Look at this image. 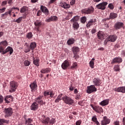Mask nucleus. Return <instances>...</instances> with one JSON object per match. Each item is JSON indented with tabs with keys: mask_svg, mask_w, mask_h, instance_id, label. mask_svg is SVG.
Instances as JSON below:
<instances>
[{
	"mask_svg": "<svg viewBox=\"0 0 125 125\" xmlns=\"http://www.w3.org/2000/svg\"><path fill=\"white\" fill-rule=\"evenodd\" d=\"M6 4H7V1L5 0L1 3L2 6H4V5H6Z\"/></svg>",
	"mask_w": 125,
	"mask_h": 125,
	"instance_id": "e2e57ef3",
	"label": "nucleus"
},
{
	"mask_svg": "<svg viewBox=\"0 0 125 125\" xmlns=\"http://www.w3.org/2000/svg\"><path fill=\"white\" fill-rule=\"evenodd\" d=\"M108 104H109V100L108 99L104 100L100 103V105H101V106H106V105H108Z\"/></svg>",
	"mask_w": 125,
	"mask_h": 125,
	"instance_id": "c756f323",
	"label": "nucleus"
},
{
	"mask_svg": "<svg viewBox=\"0 0 125 125\" xmlns=\"http://www.w3.org/2000/svg\"><path fill=\"white\" fill-rule=\"evenodd\" d=\"M60 6H61V7H62L63 8H64V9H67L71 7V6L69 4H68L66 2L64 1H62L60 2Z\"/></svg>",
	"mask_w": 125,
	"mask_h": 125,
	"instance_id": "a211bd4d",
	"label": "nucleus"
},
{
	"mask_svg": "<svg viewBox=\"0 0 125 125\" xmlns=\"http://www.w3.org/2000/svg\"><path fill=\"white\" fill-rule=\"evenodd\" d=\"M94 23H95V20L92 19L90 21H89L87 23L86 27H88L90 26H92V25L94 24Z\"/></svg>",
	"mask_w": 125,
	"mask_h": 125,
	"instance_id": "c9c22d12",
	"label": "nucleus"
},
{
	"mask_svg": "<svg viewBox=\"0 0 125 125\" xmlns=\"http://www.w3.org/2000/svg\"><path fill=\"white\" fill-rule=\"evenodd\" d=\"M108 38V41L109 42H115L116 41H117V39H118V37L116 35H110Z\"/></svg>",
	"mask_w": 125,
	"mask_h": 125,
	"instance_id": "6ab92c4d",
	"label": "nucleus"
},
{
	"mask_svg": "<svg viewBox=\"0 0 125 125\" xmlns=\"http://www.w3.org/2000/svg\"><path fill=\"white\" fill-rule=\"evenodd\" d=\"M84 33L85 34V36L87 38H89V33H88V32L87 30H85Z\"/></svg>",
	"mask_w": 125,
	"mask_h": 125,
	"instance_id": "052dcab7",
	"label": "nucleus"
},
{
	"mask_svg": "<svg viewBox=\"0 0 125 125\" xmlns=\"http://www.w3.org/2000/svg\"><path fill=\"white\" fill-rule=\"evenodd\" d=\"M41 122L45 125H48L49 123V118L45 117L44 115H42L41 118Z\"/></svg>",
	"mask_w": 125,
	"mask_h": 125,
	"instance_id": "4468645a",
	"label": "nucleus"
},
{
	"mask_svg": "<svg viewBox=\"0 0 125 125\" xmlns=\"http://www.w3.org/2000/svg\"><path fill=\"white\" fill-rule=\"evenodd\" d=\"M58 18L55 16H51V17L48 18L45 20V22H47L48 23L49 22H51V21H56L57 20Z\"/></svg>",
	"mask_w": 125,
	"mask_h": 125,
	"instance_id": "4be33fe9",
	"label": "nucleus"
},
{
	"mask_svg": "<svg viewBox=\"0 0 125 125\" xmlns=\"http://www.w3.org/2000/svg\"><path fill=\"white\" fill-rule=\"evenodd\" d=\"M86 21V18L85 17H83L81 18L82 23H85Z\"/></svg>",
	"mask_w": 125,
	"mask_h": 125,
	"instance_id": "3c124183",
	"label": "nucleus"
},
{
	"mask_svg": "<svg viewBox=\"0 0 125 125\" xmlns=\"http://www.w3.org/2000/svg\"><path fill=\"white\" fill-rule=\"evenodd\" d=\"M62 96H63L62 94L59 95L55 101V103H59V101H61V98H62Z\"/></svg>",
	"mask_w": 125,
	"mask_h": 125,
	"instance_id": "58836bf2",
	"label": "nucleus"
},
{
	"mask_svg": "<svg viewBox=\"0 0 125 125\" xmlns=\"http://www.w3.org/2000/svg\"><path fill=\"white\" fill-rule=\"evenodd\" d=\"M43 97V96H40L35 99L36 103L41 105V106L45 105V102H43V100H42Z\"/></svg>",
	"mask_w": 125,
	"mask_h": 125,
	"instance_id": "9b49d317",
	"label": "nucleus"
},
{
	"mask_svg": "<svg viewBox=\"0 0 125 125\" xmlns=\"http://www.w3.org/2000/svg\"><path fill=\"white\" fill-rule=\"evenodd\" d=\"M92 121L94 122V123H95L96 121H97V117H96V115H95L92 117Z\"/></svg>",
	"mask_w": 125,
	"mask_h": 125,
	"instance_id": "603ef678",
	"label": "nucleus"
},
{
	"mask_svg": "<svg viewBox=\"0 0 125 125\" xmlns=\"http://www.w3.org/2000/svg\"><path fill=\"white\" fill-rule=\"evenodd\" d=\"M108 7L110 9H114V5H113V4L112 3L108 4Z\"/></svg>",
	"mask_w": 125,
	"mask_h": 125,
	"instance_id": "6e6d98bb",
	"label": "nucleus"
},
{
	"mask_svg": "<svg viewBox=\"0 0 125 125\" xmlns=\"http://www.w3.org/2000/svg\"><path fill=\"white\" fill-rule=\"evenodd\" d=\"M117 17H118V14H117V13L112 12L110 13L109 17L107 18L106 20H110V19L113 20L117 18Z\"/></svg>",
	"mask_w": 125,
	"mask_h": 125,
	"instance_id": "412c9836",
	"label": "nucleus"
},
{
	"mask_svg": "<svg viewBox=\"0 0 125 125\" xmlns=\"http://www.w3.org/2000/svg\"><path fill=\"white\" fill-rule=\"evenodd\" d=\"M111 122L110 119H108L106 116H104L103 118V120L101 121V125H109V123Z\"/></svg>",
	"mask_w": 125,
	"mask_h": 125,
	"instance_id": "f3484780",
	"label": "nucleus"
},
{
	"mask_svg": "<svg viewBox=\"0 0 125 125\" xmlns=\"http://www.w3.org/2000/svg\"><path fill=\"white\" fill-rule=\"evenodd\" d=\"M89 64L90 67H91L92 69H93V68H94V62L90 61Z\"/></svg>",
	"mask_w": 125,
	"mask_h": 125,
	"instance_id": "de8ad7c7",
	"label": "nucleus"
},
{
	"mask_svg": "<svg viewBox=\"0 0 125 125\" xmlns=\"http://www.w3.org/2000/svg\"><path fill=\"white\" fill-rule=\"evenodd\" d=\"M72 27L73 30H77L80 28V24H79V23L78 22H72Z\"/></svg>",
	"mask_w": 125,
	"mask_h": 125,
	"instance_id": "c85d7f7f",
	"label": "nucleus"
},
{
	"mask_svg": "<svg viewBox=\"0 0 125 125\" xmlns=\"http://www.w3.org/2000/svg\"><path fill=\"white\" fill-rule=\"evenodd\" d=\"M68 16L71 18H72V16H73V12H68Z\"/></svg>",
	"mask_w": 125,
	"mask_h": 125,
	"instance_id": "0e129e2a",
	"label": "nucleus"
},
{
	"mask_svg": "<svg viewBox=\"0 0 125 125\" xmlns=\"http://www.w3.org/2000/svg\"><path fill=\"white\" fill-rule=\"evenodd\" d=\"M81 12L82 13H83L84 14H91V13H93V12H94V8L91 6L88 8L83 9Z\"/></svg>",
	"mask_w": 125,
	"mask_h": 125,
	"instance_id": "1a4fd4ad",
	"label": "nucleus"
},
{
	"mask_svg": "<svg viewBox=\"0 0 125 125\" xmlns=\"http://www.w3.org/2000/svg\"><path fill=\"white\" fill-rule=\"evenodd\" d=\"M9 121L3 119H0V125H3V124H9Z\"/></svg>",
	"mask_w": 125,
	"mask_h": 125,
	"instance_id": "4c0bfd02",
	"label": "nucleus"
},
{
	"mask_svg": "<svg viewBox=\"0 0 125 125\" xmlns=\"http://www.w3.org/2000/svg\"><path fill=\"white\" fill-rule=\"evenodd\" d=\"M62 100L65 104L67 105H73L75 103V101L72 97L67 95L64 96L62 97Z\"/></svg>",
	"mask_w": 125,
	"mask_h": 125,
	"instance_id": "f03ea898",
	"label": "nucleus"
},
{
	"mask_svg": "<svg viewBox=\"0 0 125 125\" xmlns=\"http://www.w3.org/2000/svg\"><path fill=\"white\" fill-rule=\"evenodd\" d=\"M26 11H28V7L26 6L22 7L20 10L21 13H24V12H26Z\"/></svg>",
	"mask_w": 125,
	"mask_h": 125,
	"instance_id": "ea45409f",
	"label": "nucleus"
},
{
	"mask_svg": "<svg viewBox=\"0 0 125 125\" xmlns=\"http://www.w3.org/2000/svg\"><path fill=\"white\" fill-rule=\"evenodd\" d=\"M4 48H5V47L2 46H0V53H1L2 55H4V54H6L7 52H9L10 55H11V54L13 53V48L11 46H8L6 49H4Z\"/></svg>",
	"mask_w": 125,
	"mask_h": 125,
	"instance_id": "f257e3e1",
	"label": "nucleus"
},
{
	"mask_svg": "<svg viewBox=\"0 0 125 125\" xmlns=\"http://www.w3.org/2000/svg\"><path fill=\"white\" fill-rule=\"evenodd\" d=\"M4 101L7 104L13 102V97L11 95H7L4 97Z\"/></svg>",
	"mask_w": 125,
	"mask_h": 125,
	"instance_id": "ddd939ff",
	"label": "nucleus"
},
{
	"mask_svg": "<svg viewBox=\"0 0 125 125\" xmlns=\"http://www.w3.org/2000/svg\"><path fill=\"white\" fill-rule=\"evenodd\" d=\"M35 29L37 33H41V27L42 26V22L41 21L37 20L34 22Z\"/></svg>",
	"mask_w": 125,
	"mask_h": 125,
	"instance_id": "423d86ee",
	"label": "nucleus"
},
{
	"mask_svg": "<svg viewBox=\"0 0 125 125\" xmlns=\"http://www.w3.org/2000/svg\"><path fill=\"white\" fill-rule=\"evenodd\" d=\"M38 104H37L36 102H34L30 106V110L36 111L37 109H38Z\"/></svg>",
	"mask_w": 125,
	"mask_h": 125,
	"instance_id": "bb28decb",
	"label": "nucleus"
},
{
	"mask_svg": "<svg viewBox=\"0 0 125 125\" xmlns=\"http://www.w3.org/2000/svg\"><path fill=\"white\" fill-rule=\"evenodd\" d=\"M75 43V40L74 38H70L67 41V44L68 45H71L72 44H74Z\"/></svg>",
	"mask_w": 125,
	"mask_h": 125,
	"instance_id": "72a5a7b5",
	"label": "nucleus"
},
{
	"mask_svg": "<svg viewBox=\"0 0 125 125\" xmlns=\"http://www.w3.org/2000/svg\"><path fill=\"white\" fill-rule=\"evenodd\" d=\"M107 4H108V2L104 1L96 5V7L98 9H101V10H105V9H106V6L107 5Z\"/></svg>",
	"mask_w": 125,
	"mask_h": 125,
	"instance_id": "9d476101",
	"label": "nucleus"
},
{
	"mask_svg": "<svg viewBox=\"0 0 125 125\" xmlns=\"http://www.w3.org/2000/svg\"><path fill=\"white\" fill-rule=\"evenodd\" d=\"M18 87V83L15 81H11L10 82V89L9 90L10 93L15 92L16 89Z\"/></svg>",
	"mask_w": 125,
	"mask_h": 125,
	"instance_id": "7ed1b4c3",
	"label": "nucleus"
},
{
	"mask_svg": "<svg viewBox=\"0 0 125 125\" xmlns=\"http://www.w3.org/2000/svg\"><path fill=\"white\" fill-rule=\"evenodd\" d=\"M123 26H124V23L118 22L115 24L114 28L116 30H118L121 29V28H123Z\"/></svg>",
	"mask_w": 125,
	"mask_h": 125,
	"instance_id": "5701e85b",
	"label": "nucleus"
},
{
	"mask_svg": "<svg viewBox=\"0 0 125 125\" xmlns=\"http://www.w3.org/2000/svg\"><path fill=\"white\" fill-rule=\"evenodd\" d=\"M82 98V96H81L80 94H77L76 96V100H79V99H81Z\"/></svg>",
	"mask_w": 125,
	"mask_h": 125,
	"instance_id": "864d4df0",
	"label": "nucleus"
},
{
	"mask_svg": "<svg viewBox=\"0 0 125 125\" xmlns=\"http://www.w3.org/2000/svg\"><path fill=\"white\" fill-rule=\"evenodd\" d=\"M114 91L117 92H121L122 93H125V86H121L119 87L115 88L114 89Z\"/></svg>",
	"mask_w": 125,
	"mask_h": 125,
	"instance_id": "aec40b11",
	"label": "nucleus"
},
{
	"mask_svg": "<svg viewBox=\"0 0 125 125\" xmlns=\"http://www.w3.org/2000/svg\"><path fill=\"white\" fill-rule=\"evenodd\" d=\"M70 62L68 60H65L62 64L61 67L63 70H67L70 67Z\"/></svg>",
	"mask_w": 125,
	"mask_h": 125,
	"instance_id": "f8f14e48",
	"label": "nucleus"
},
{
	"mask_svg": "<svg viewBox=\"0 0 125 125\" xmlns=\"http://www.w3.org/2000/svg\"><path fill=\"white\" fill-rule=\"evenodd\" d=\"M78 67V63L77 62H74L72 63V65L70 67L71 70H74Z\"/></svg>",
	"mask_w": 125,
	"mask_h": 125,
	"instance_id": "a19ab883",
	"label": "nucleus"
},
{
	"mask_svg": "<svg viewBox=\"0 0 125 125\" xmlns=\"http://www.w3.org/2000/svg\"><path fill=\"white\" fill-rule=\"evenodd\" d=\"M97 37L99 40H103L105 38V35L103 32L100 31L98 32Z\"/></svg>",
	"mask_w": 125,
	"mask_h": 125,
	"instance_id": "393cba45",
	"label": "nucleus"
},
{
	"mask_svg": "<svg viewBox=\"0 0 125 125\" xmlns=\"http://www.w3.org/2000/svg\"><path fill=\"white\" fill-rule=\"evenodd\" d=\"M29 47L30 50H34V49L37 47V43L35 42H32L29 45Z\"/></svg>",
	"mask_w": 125,
	"mask_h": 125,
	"instance_id": "7c9ffc66",
	"label": "nucleus"
},
{
	"mask_svg": "<svg viewBox=\"0 0 125 125\" xmlns=\"http://www.w3.org/2000/svg\"><path fill=\"white\" fill-rule=\"evenodd\" d=\"M6 8L5 7H3L2 9H0V13H2L5 11V9Z\"/></svg>",
	"mask_w": 125,
	"mask_h": 125,
	"instance_id": "bf43d9fd",
	"label": "nucleus"
},
{
	"mask_svg": "<svg viewBox=\"0 0 125 125\" xmlns=\"http://www.w3.org/2000/svg\"><path fill=\"white\" fill-rule=\"evenodd\" d=\"M3 113L5 114V118H9V117H11V115L13 113V111L11 108H5Z\"/></svg>",
	"mask_w": 125,
	"mask_h": 125,
	"instance_id": "0eeeda50",
	"label": "nucleus"
},
{
	"mask_svg": "<svg viewBox=\"0 0 125 125\" xmlns=\"http://www.w3.org/2000/svg\"><path fill=\"white\" fill-rule=\"evenodd\" d=\"M41 9L42 12H43V13H44L45 14H47V13H48L49 12L48 9L45 6H41Z\"/></svg>",
	"mask_w": 125,
	"mask_h": 125,
	"instance_id": "cd10ccee",
	"label": "nucleus"
},
{
	"mask_svg": "<svg viewBox=\"0 0 125 125\" xmlns=\"http://www.w3.org/2000/svg\"><path fill=\"white\" fill-rule=\"evenodd\" d=\"M113 69L115 72H120L121 70V69L120 68V65L118 64L114 65Z\"/></svg>",
	"mask_w": 125,
	"mask_h": 125,
	"instance_id": "79ce46f5",
	"label": "nucleus"
},
{
	"mask_svg": "<svg viewBox=\"0 0 125 125\" xmlns=\"http://www.w3.org/2000/svg\"><path fill=\"white\" fill-rule=\"evenodd\" d=\"M53 124H55V119L52 118V119H49V125H53Z\"/></svg>",
	"mask_w": 125,
	"mask_h": 125,
	"instance_id": "49530a36",
	"label": "nucleus"
},
{
	"mask_svg": "<svg viewBox=\"0 0 125 125\" xmlns=\"http://www.w3.org/2000/svg\"><path fill=\"white\" fill-rule=\"evenodd\" d=\"M26 38L28 39V40L32 39V38H33V33H32V32H29L27 33L26 35Z\"/></svg>",
	"mask_w": 125,
	"mask_h": 125,
	"instance_id": "a18cd8bd",
	"label": "nucleus"
},
{
	"mask_svg": "<svg viewBox=\"0 0 125 125\" xmlns=\"http://www.w3.org/2000/svg\"><path fill=\"white\" fill-rule=\"evenodd\" d=\"M57 0H50L48 2L49 4H51L52 3H54L55 1H56Z\"/></svg>",
	"mask_w": 125,
	"mask_h": 125,
	"instance_id": "13d9d810",
	"label": "nucleus"
},
{
	"mask_svg": "<svg viewBox=\"0 0 125 125\" xmlns=\"http://www.w3.org/2000/svg\"><path fill=\"white\" fill-rule=\"evenodd\" d=\"M123 62V59L120 57H116L112 60L111 64H117L122 63Z\"/></svg>",
	"mask_w": 125,
	"mask_h": 125,
	"instance_id": "2eb2a0df",
	"label": "nucleus"
},
{
	"mask_svg": "<svg viewBox=\"0 0 125 125\" xmlns=\"http://www.w3.org/2000/svg\"><path fill=\"white\" fill-rule=\"evenodd\" d=\"M22 21V17H20L16 20H15L14 22H16L17 23H20Z\"/></svg>",
	"mask_w": 125,
	"mask_h": 125,
	"instance_id": "8fccbe9b",
	"label": "nucleus"
},
{
	"mask_svg": "<svg viewBox=\"0 0 125 125\" xmlns=\"http://www.w3.org/2000/svg\"><path fill=\"white\" fill-rule=\"evenodd\" d=\"M42 11L39 10L38 11L37 14V16H41V15H42Z\"/></svg>",
	"mask_w": 125,
	"mask_h": 125,
	"instance_id": "338daca9",
	"label": "nucleus"
},
{
	"mask_svg": "<svg viewBox=\"0 0 125 125\" xmlns=\"http://www.w3.org/2000/svg\"><path fill=\"white\" fill-rule=\"evenodd\" d=\"M73 54H74L73 58H74L75 59H77V58H79V55H78L77 53H73Z\"/></svg>",
	"mask_w": 125,
	"mask_h": 125,
	"instance_id": "4d7b16f0",
	"label": "nucleus"
},
{
	"mask_svg": "<svg viewBox=\"0 0 125 125\" xmlns=\"http://www.w3.org/2000/svg\"><path fill=\"white\" fill-rule=\"evenodd\" d=\"M33 123V119L31 118H28L27 119H25V125H30Z\"/></svg>",
	"mask_w": 125,
	"mask_h": 125,
	"instance_id": "37998d69",
	"label": "nucleus"
},
{
	"mask_svg": "<svg viewBox=\"0 0 125 125\" xmlns=\"http://www.w3.org/2000/svg\"><path fill=\"white\" fill-rule=\"evenodd\" d=\"M54 92L51 90H47L43 93L44 97H47V99L52 98L54 96Z\"/></svg>",
	"mask_w": 125,
	"mask_h": 125,
	"instance_id": "39448f33",
	"label": "nucleus"
},
{
	"mask_svg": "<svg viewBox=\"0 0 125 125\" xmlns=\"http://www.w3.org/2000/svg\"><path fill=\"white\" fill-rule=\"evenodd\" d=\"M79 19H80V17L78 16H76L71 20L70 21L72 22H78V21L79 20Z\"/></svg>",
	"mask_w": 125,
	"mask_h": 125,
	"instance_id": "f704fd0d",
	"label": "nucleus"
},
{
	"mask_svg": "<svg viewBox=\"0 0 125 125\" xmlns=\"http://www.w3.org/2000/svg\"><path fill=\"white\" fill-rule=\"evenodd\" d=\"M93 83L95 86H100L101 84V80L99 78H94L93 80Z\"/></svg>",
	"mask_w": 125,
	"mask_h": 125,
	"instance_id": "dca6fc26",
	"label": "nucleus"
},
{
	"mask_svg": "<svg viewBox=\"0 0 125 125\" xmlns=\"http://www.w3.org/2000/svg\"><path fill=\"white\" fill-rule=\"evenodd\" d=\"M30 61H29L28 60H26L24 62V66H30Z\"/></svg>",
	"mask_w": 125,
	"mask_h": 125,
	"instance_id": "09e8293b",
	"label": "nucleus"
},
{
	"mask_svg": "<svg viewBox=\"0 0 125 125\" xmlns=\"http://www.w3.org/2000/svg\"><path fill=\"white\" fill-rule=\"evenodd\" d=\"M51 69L50 68H42L41 70V73L42 74H48V73H50Z\"/></svg>",
	"mask_w": 125,
	"mask_h": 125,
	"instance_id": "a878e982",
	"label": "nucleus"
},
{
	"mask_svg": "<svg viewBox=\"0 0 125 125\" xmlns=\"http://www.w3.org/2000/svg\"><path fill=\"white\" fill-rule=\"evenodd\" d=\"M0 46H3V47H4V46H7V45H8V42H7V41L6 40L2 41L0 42Z\"/></svg>",
	"mask_w": 125,
	"mask_h": 125,
	"instance_id": "e433bc0d",
	"label": "nucleus"
},
{
	"mask_svg": "<svg viewBox=\"0 0 125 125\" xmlns=\"http://www.w3.org/2000/svg\"><path fill=\"white\" fill-rule=\"evenodd\" d=\"M96 91H97V88L95 87L94 85L87 86L86 92L88 94H90V93L93 92H96Z\"/></svg>",
	"mask_w": 125,
	"mask_h": 125,
	"instance_id": "6e6552de",
	"label": "nucleus"
},
{
	"mask_svg": "<svg viewBox=\"0 0 125 125\" xmlns=\"http://www.w3.org/2000/svg\"><path fill=\"white\" fill-rule=\"evenodd\" d=\"M30 87L31 89V91H34V90H36V89H37L38 85L36 82H33L30 84Z\"/></svg>",
	"mask_w": 125,
	"mask_h": 125,
	"instance_id": "b1692460",
	"label": "nucleus"
},
{
	"mask_svg": "<svg viewBox=\"0 0 125 125\" xmlns=\"http://www.w3.org/2000/svg\"><path fill=\"white\" fill-rule=\"evenodd\" d=\"M81 124H82V121L81 120H78L76 123V125H81Z\"/></svg>",
	"mask_w": 125,
	"mask_h": 125,
	"instance_id": "69168bd1",
	"label": "nucleus"
},
{
	"mask_svg": "<svg viewBox=\"0 0 125 125\" xmlns=\"http://www.w3.org/2000/svg\"><path fill=\"white\" fill-rule=\"evenodd\" d=\"M30 50H31L30 46L28 44V43H25V47L24 48V52H25V53H28V52H30Z\"/></svg>",
	"mask_w": 125,
	"mask_h": 125,
	"instance_id": "473e14b6",
	"label": "nucleus"
},
{
	"mask_svg": "<svg viewBox=\"0 0 125 125\" xmlns=\"http://www.w3.org/2000/svg\"><path fill=\"white\" fill-rule=\"evenodd\" d=\"M80 51V49L78 47H73V53H78Z\"/></svg>",
	"mask_w": 125,
	"mask_h": 125,
	"instance_id": "c03bdc74",
	"label": "nucleus"
},
{
	"mask_svg": "<svg viewBox=\"0 0 125 125\" xmlns=\"http://www.w3.org/2000/svg\"><path fill=\"white\" fill-rule=\"evenodd\" d=\"M90 106H91L93 110L95 111L96 113H98V114H102L104 112V110H103V108L100 106L93 105V104H91Z\"/></svg>",
	"mask_w": 125,
	"mask_h": 125,
	"instance_id": "20e7f679",
	"label": "nucleus"
},
{
	"mask_svg": "<svg viewBox=\"0 0 125 125\" xmlns=\"http://www.w3.org/2000/svg\"><path fill=\"white\" fill-rule=\"evenodd\" d=\"M33 64L35 65V66L39 67V66H40V59L39 58H36V59H33Z\"/></svg>",
	"mask_w": 125,
	"mask_h": 125,
	"instance_id": "2f4dec72",
	"label": "nucleus"
},
{
	"mask_svg": "<svg viewBox=\"0 0 125 125\" xmlns=\"http://www.w3.org/2000/svg\"><path fill=\"white\" fill-rule=\"evenodd\" d=\"M70 5H74L76 3V0H72L70 2Z\"/></svg>",
	"mask_w": 125,
	"mask_h": 125,
	"instance_id": "680f3d73",
	"label": "nucleus"
},
{
	"mask_svg": "<svg viewBox=\"0 0 125 125\" xmlns=\"http://www.w3.org/2000/svg\"><path fill=\"white\" fill-rule=\"evenodd\" d=\"M3 100H4V98H3V97H2L1 95H0V104L3 102Z\"/></svg>",
	"mask_w": 125,
	"mask_h": 125,
	"instance_id": "5fc2aeb1",
	"label": "nucleus"
},
{
	"mask_svg": "<svg viewBox=\"0 0 125 125\" xmlns=\"http://www.w3.org/2000/svg\"><path fill=\"white\" fill-rule=\"evenodd\" d=\"M121 55H122V56L123 57H125V50L122 51L121 52Z\"/></svg>",
	"mask_w": 125,
	"mask_h": 125,
	"instance_id": "774afa93",
	"label": "nucleus"
}]
</instances>
